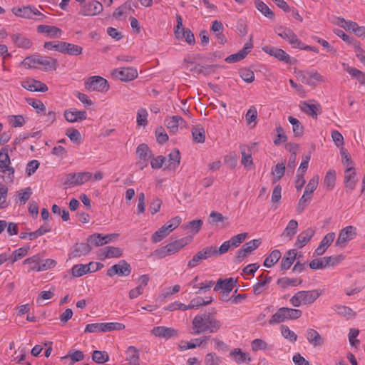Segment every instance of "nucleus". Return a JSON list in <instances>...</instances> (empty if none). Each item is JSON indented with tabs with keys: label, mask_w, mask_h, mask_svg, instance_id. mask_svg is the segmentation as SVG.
I'll return each instance as SVG.
<instances>
[{
	"label": "nucleus",
	"mask_w": 365,
	"mask_h": 365,
	"mask_svg": "<svg viewBox=\"0 0 365 365\" xmlns=\"http://www.w3.org/2000/svg\"><path fill=\"white\" fill-rule=\"evenodd\" d=\"M83 48L81 46L65 42L62 53H66L71 56H78L82 53Z\"/></svg>",
	"instance_id": "obj_50"
},
{
	"label": "nucleus",
	"mask_w": 365,
	"mask_h": 365,
	"mask_svg": "<svg viewBox=\"0 0 365 365\" xmlns=\"http://www.w3.org/2000/svg\"><path fill=\"white\" fill-rule=\"evenodd\" d=\"M300 108L302 111L307 115L316 118L320 109V105L318 103H309L304 101L301 103Z\"/></svg>",
	"instance_id": "obj_38"
},
{
	"label": "nucleus",
	"mask_w": 365,
	"mask_h": 365,
	"mask_svg": "<svg viewBox=\"0 0 365 365\" xmlns=\"http://www.w3.org/2000/svg\"><path fill=\"white\" fill-rule=\"evenodd\" d=\"M334 24L347 31H352L359 37H365V26H359L353 21H346L344 18L336 17Z\"/></svg>",
	"instance_id": "obj_9"
},
{
	"label": "nucleus",
	"mask_w": 365,
	"mask_h": 365,
	"mask_svg": "<svg viewBox=\"0 0 365 365\" xmlns=\"http://www.w3.org/2000/svg\"><path fill=\"white\" fill-rule=\"evenodd\" d=\"M336 181V172L333 170H329L324 178V185L329 190H332Z\"/></svg>",
	"instance_id": "obj_64"
},
{
	"label": "nucleus",
	"mask_w": 365,
	"mask_h": 365,
	"mask_svg": "<svg viewBox=\"0 0 365 365\" xmlns=\"http://www.w3.org/2000/svg\"><path fill=\"white\" fill-rule=\"evenodd\" d=\"M23 263L25 265L29 266V271L30 272H41V270L38 269V267H41V256L38 254L26 258Z\"/></svg>",
	"instance_id": "obj_37"
},
{
	"label": "nucleus",
	"mask_w": 365,
	"mask_h": 365,
	"mask_svg": "<svg viewBox=\"0 0 365 365\" xmlns=\"http://www.w3.org/2000/svg\"><path fill=\"white\" fill-rule=\"evenodd\" d=\"M357 182L356 171L354 168H346L344 171V184L346 188L349 191H352L356 186Z\"/></svg>",
	"instance_id": "obj_27"
},
{
	"label": "nucleus",
	"mask_w": 365,
	"mask_h": 365,
	"mask_svg": "<svg viewBox=\"0 0 365 365\" xmlns=\"http://www.w3.org/2000/svg\"><path fill=\"white\" fill-rule=\"evenodd\" d=\"M319 177L316 175L309 180L308 184L305 187L304 194L307 196L312 197V193L317 189L319 184Z\"/></svg>",
	"instance_id": "obj_54"
},
{
	"label": "nucleus",
	"mask_w": 365,
	"mask_h": 365,
	"mask_svg": "<svg viewBox=\"0 0 365 365\" xmlns=\"http://www.w3.org/2000/svg\"><path fill=\"white\" fill-rule=\"evenodd\" d=\"M314 233V230L311 227L307 228L306 230L302 232L297 236V240L295 242V246L299 248H302L311 240Z\"/></svg>",
	"instance_id": "obj_28"
},
{
	"label": "nucleus",
	"mask_w": 365,
	"mask_h": 365,
	"mask_svg": "<svg viewBox=\"0 0 365 365\" xmlns=\"http://www.w3.org/2000/svg\"><path fill=\"white\" fill-rule=\"evenodd\" d=\"M282 254L279 250H273L264 259V266L272 267L281 258Z\"/></svg>",
	"instance_id": "obj_48"
},
{
	"label": "nucleus",
	"mask_w": 365,
	"mask_h": 365,
	"mask_svg": "<svg viewBox=\"0 0 365 365\" xmlns=\"http://www.w3.org/2000/svg\"><path fill=\"white\" fill-rule=\"evenodd\" d=\"M90 251H91V248L88 244H86V243L77 244L74 247V248L71 252V256H72V257H81V255H87Z\"/></svg>",
	"instance_id": "obj_49"
},
{
	"label": "nucleus",
	"mask_w": 365,
	"mask_h": 365,
	"mask_svg": "<svg viewBox=\"0 0 365 365\" xmlns=\"http://www.w3.org/2000/svg\"><path fill=\"white\" fill-rule=\"evenodd\" d=\"M356 236V228L349 225L343 228L338 236L336 241V246L344 248L349 242L354 240Z\"/></svg>",
	"instance_id": "obj_12"
},
{
	"label": "nucleus",
	"mask_w": 365,
	"mask_h": 365,
	"mask_svg": "<svg viewBox=\"0 0 365 365\" xmlns=\"http://www.w3.org/2000/svg\"><path fill=\"white\" fill-rule=\"evenodd\" d=\"M29 250L30 247L29 245L15 250L11 255L12 262H15L24 257L28 254Z\"/></svg>",
	"instance_id": "obj_61"
},
{
	"label": "nucleus",
	"mask_w": 365,
	"mask_h": 365,
	"mask_svg": "<svg viewBox=\"0 0 365 365\" xmlns=\"http://www.w3.org/2000/svg\"><path fill=\"white\" fill-rule=\"evenodd\" d=\"M36 30L38 33L43 34L48 38H59L63 34V31L54 26L39 25Z\"/></svg>",
	"instance_id": "obj_23"
},
{
	"label": "nucleus",
	"mask_w": 365,
	"mask_h": 365,
	"mask_svg": "<svg viewBox=\"0 0 365 365\" xmlns=\"http://www.w3.org/2000/svg\"><path fill=\"white\" fill-rule=\"evenodd\" d=\"M202 224L203 222L202 220H195L184 225L183 228L185 230H190V232L195 235L200 230Z\"/></svg>",
	"instance_id": "obj_58"
},
{
	"label": "nucleus",
	"mask_w": 365,
	"mask_h": 365,
	"mask_svg": "<svg viewBox=\"0 0 365 365\" xmlns=\"http://www.w3.org/2000/svg\"><path fill=\"white\" fill-rule=\"evenodd\" d=\"M85 88L89 92L106 93L110 88L108 81L99 76L88 78L84 83Z\"/></svg>",
	"instance_id": "obj_6"
},
{
	"label": "nucleus",
	"mask_w": 365,
	"mask_h": 365,
	"mask_svg": "<svg viewBox=\"0 0 365 365\" xmlns=\"http://www.w3.org/2000/svg\"><path fill=\"white\" fill-rule=\"evenodd\" d=\"M103 9L101 3L98 1H91L81 6L79 14L82 16H92L99 14Z\"/></svg>",
	"instance_id": "obj_15"
},
{
	"label": "nucleus",
	"mask_w": 365,
	"mask_h": 365,
	"mask_svg": "<svg viewBox=\"0 0 365 365\" xmlns=\"http://www.w3.org/2000/svg\"><path fill=\"white\" fill-rule=\"evenodd\" d=\"M262 51L280 61H283L287 63H290V56L281 48L266 46L262 47Z\"/></svg>",
	"instance_id": "obj_18"
},
{
	"label": "nucleus",
	"mask_w": 365,
	"mask_h": 365,
	"mask_svg": "<svg viewBox=\"0 0 365 365\" xmlns=\"http://www.w3.org/2000/svg\"><path fill=\"white\" fill-rule=\"evenodd\" d=\"M253 44L251 41L247 42L242 49L235 54H232L226 58L228 63H234L244 59L247 55L251 51Z\"/></svg>",
	"instance_id": "obj_24"
},
{
	"label": "nucleus",
	"mask_w": 365,
	"mask_h": 365,
	"mask_svg": "<svg viewBox=\"0 0 365 365\" xmlns=\"http://www.w3.org/2000/svg\"><path fill=\"white\" fill-rule=\"evenodd\" d=\"M298 229V222L295 220H291L287 223L284 232H282V236L284 237L287 238L289 240H292V237L295 235Z\"/></svg>",
	"instance_id": "obj_41"
},
{
	"label": "nucleus",
	"mask_w": 365,
	"mask_h": 365,
	"mask_svg": "<svg viewBox=\"0 0 365 365\" xmlns=\"http://www.w3.org/2000/svg\"><path fill=\"white\" fill-rule=\"evenodd\" d=\"M240 152L242 155V165L247 170L251 169L253 165L251 148L246 145H242L240 146Z\"/></svg>",
	"instance_id": "obj_29"
},
{
	"label": "nucleus",
	"mask_w": 365,
	"mask_h": 365,
	"mask_svg": "<svg viewBox=\"0 0 365 365\" xmlns=\"http://www.w3.org/2000/svg\"><path fill=\"white\" fill-rule=\"evenodd\" d=\"M11 11L16 17L27 19L41 20L45 17L42 13L33 6L13 7Z\"/></svg>",
	"instance_id": "obj_7"
},
{
	"label": "nucleus",
	"mask_w": 365,
	"mask_h": 365,
	"mask_svg": "<svg viewBox=\"0 0 365 365\" xmlns=\"http://www.w3.org/2000/svg\"><path fill=\"white\" fill-rule=\"evenodd\" d=\"M65 119L69 123L81 122L87 118L85 110H78L76 108H69L64 111Z\"/></svg>",
	"instance_id": "obj_19"
},
{
	"label": "nucleus",
	"mask_w": 365,
	"mask_h": 365,
	"mask_svg": "<svg viewBox=\"0 0 365 365\" xmlns=\"http://www.w3.org/2000/svg\"><path fill=\"white\" fill-rule=\"evenodd\" d=\"M288 120L292 125V130L296 136H301L303 134L304 128L298 119L293 116H289Z\"/></svg>",
	"instance_id": "obj_55"
},
{
	"label": "nucleus",
	"mask_w": 365,
	"mask_h": 365,
	"mask_svg": "<svg viewBox=\"0 0 365 365\" xmlns=\"http://www.w3.org/2000/svg\"><path fill=\"white\" fill-rule=\"evenodd\" d=\"M307 341L314 346H317L323 344V339L321 335L313 329H308L306 333Z\"/></svg>",
	"instance_id": "obj_39"
},
{
	"label": "nucleus",
	"mask_w": 365,
	"mask_h": 365,
	"mask_svg": "<svg viewBox=\"0 0 365 365\" xmlns=\"http://www.w3.org/2000/svg\"><path fill=\"white\" fill-rule=\"evenodd\" d=\"M189 243V240L187 237H183L178 240H175L165 246H163L154 251V255L158 258H164L167 256L172 255Z\"/></svg>",
	"instance_id": "obj_4"
},
{
	"label": "nucleus",
	"mask_w": 365,
	"mask_h": 365,
	"mask_svg": "<svg viewBox=\"0 0 365 365\" xmlns=\"http://www.w3.org/2000/svg\"><path fill=\"white\" fill-rule=\"evenodd\" d=\"M39 54L27 56L21 62V66L25 68H36L37 66L39 65Z\"/></svg>",
	"instance_id": "obj_45"
},
{
	"label": "nucleus",
	"mask_w": 365,
	"mask_h": 365,
	"mask_svg": "<svg viewBox=\"0 0 365 365\" xmlns=\"http://www.w3.org/2000/svg\"><path fill=\"white\" fill-rule=\"evenodd\" d=\"M334 310L338 314L347 319L353 318L356 315L355 312L351 308L343 305H335Z\"/></svg>",
	"instance_id": "obj_51"
},
{
	"label": "nucleus",
	"mask_w": 365,
	"mask_h": 365,
	"mask_svg": "<svg viewBox=\"0 0 365 365\" xmlns=\"http://www.w3.org/2000/svg\"><path fill=\"white\" fill-rule=\"evenodd\" d=\"M21 86L29 91L46 92L48 86L40 81L29 78L21 81Z\"/></svg>",
	"instance_id": "obj_20"
},
{
	"label": "nucleus",
	"mask_w": 365,
	"mask_h": 365,
	"mask_svg": "<svg viewBox=\"0 0 365 365\" xmlns=\"http://www.w3.org/2000/svg\"><path fill=\"white\" fill-rule=\"evenodd\" d=\"M335 237L336 235L334 232L327 233L315 250L314 254L317 256L322 255L334 242Z\"/></svg>",
	"instance_id": "obj_25"
},
{
	"label": "nucleus",
	"mask_w": 365,
	"mask_h": 365,
	"mask_svg": "<svg viewBox=\"0 0 365 365\" xmlns=\"http://www.w3.org/2000/svg\"><path fill=\"white\" fill-rule=\"evenodd\" d=\"M89 268H86V264H75L71 269V274L73 277H80L88 273Z\"/></svg>",
	"instance_id": "obj_56"
},
{
	"label": "nucleus",
	"mask_w": 365,
	"mask_h": 365,
	"mask_svg": "<svg viewBox=\"0 0 365 365\" xmlns=\"http://www.w3.org/2000/svg\"><path fill=\"white\" fill-rule=\"evenodd\" d=\"M123 255V250L120 247L107 246L101 249L99 256L101 259L118 258Z\"/></svg>",
	"instance_id": "obj_26"
},
{
	"label": "nucleus",
	"mask_w": 365,
	"mask_h": 365,
	"mask_svg": "<svg viewBox=\"0 0 365 365\" xmlns=\"http://www.w3.org/2000/svg\"><path fill=\"white\" fill-rule=\"evenodd\" d=\"M330 259L327 257L317 258L312 260L309 263V267L312 269H321L329 266Z\"/></svg>",
	"instance_id": "obj_52"
},
{
	"label": "nucleus",
	"mask_w": 365,
	"mask_h": 365,
	"mask_svg": "<svg viewBox=\"0 0 365 365\" xmlns=\"http://www.w3.org/2000/svg\"><path fill=\"white\" fill-rule=\"evenodd\" d=\"M297 77L302 83L311 86H315L318 83L326 81V78L316 71H299Z\"/></svg>",
	"instance_id": "obj_10"
},
{
	"label": "nucleus",
	"mask_w": 365,
	"mask_h": 365,
	"mask_svg": "<svg viewBox=\"0 0 365 365\" xmlns=\"http://www.w3.org/2000/svg\"><path fill=\"white\" fill-rule=\"evenodd\" d=\"M235 282V281L232 278L225 280L219 279L214 287V290L215 292L222 290L223 292L228 294L233 289Z\"/></svg>",
	"instance_id": "obj_34"
},
{
	"label": "nucleus",
	"mask_w": 365,
	"mask_h": 365,
	"mask_svg": "<svg viewBox=\"0 0 365 365\" xmlns=\"http://www.w3.org/2000/svg\"><path fill=\"white\" fill-rule=\"evenodd\" d=\"M192 135L194 142L202 143L205 140V131L202 126H195L192 129Z\"/></svg>",
	"instance_id": "obj_46"
},
{
	"label": "nucleus",
	"mask_w": 365,
	"mask_h": 365,
	"mask_svg": "<svg viewBox=\"0 0 365 365\" xmlns=\"http://www.w3.org/2000/svg\"><path fill=\"white\" fill-rule=\"evenodd\" d=\"M281 334L282 336L290 342H295L297 339V334L292 331L287 326H281Z\"/></svg>",
	"instance_id": "obj_60"
},
{
	"label": "nucleus",
	"mask_w": 365,
	"mask_h": 365,
	"mask_svg": "<svg viewBox=\"0 0 365 365\" xmlns=\"http://www.w3.org/2000/svg\"><path fill=\"white\" fill-rule=\"evenodd\" d=\"M165 123L170 132L175 133L180 125L185 123V120L179 115H173L165 118Z\"/></svg>",
	"instance_id": "obj_30"
},
{
	"label": "nucleus",
	"mask_w": 365,
	"mask_h": 365,
	"mask_svg": "<svg viewBox=\"0 0 365 365\" xmlns=\"http://www.w3.org/2000/svg\"><path fill=\"white\" fill-rule=\"evenodd\" d=\"M180 154L178 150H173L165 158V165L168 169L175 170L180 165Z\"/></svg>",
	"instance_id": "obj_32"
},
{
	"label": "nucleus",
	"mask_w": 365,
	"mask_h": 365,
	"mask_svg": "<svg viewBox=\"0 0 365 365\" xmlns=\"http://www.w3.org/2000/svg\"><path fill=\"white\" fill-rule=\"evenodd\" d=\"M11 38L15 46L18 48L29 49L33 45L31 39L19 34H14Z\"/></svg>",
	"instance_id": "obj_33"
},
{
	"label": "nucleus",
	"mask_w": 365,
	"mask_h": 365,
	"mask_svg": "<svg viewBox=\"0 0 365 365\" xmlns=\"http://www.w3.org/2000/svg\"><path fill=\"white\" fill-rule=\"evenodd\" d=\"M275 131L277 133V138L274 140V145H279L282 143L287 141V137L283 128L279 124L276 125Z\"/></svg>",
	"instance_id": "obj_63"
},
{
	"label": "nucleus",
	"mask_w": 365,
	"mask_h": 365,
	"mask_svg": "<svg viewBox=\"0 0 365 365\" xmlns=\"http://www.w3.org/2000/svg\"><path fill=\"white\" fill-rule=\"evenodd\" d=\"M171 232L168 229V227L164 225L159 230L155 232L152 237V242L154 243H158L162 241L165 237H166Z\"/></svg>",
	"instance_id": "obj_47"
},
{
	"label": "nucleus",
	"mask_w": 365,
	"mask_h": 365,
	"mask_svg": "<svg viewBox=\"0 0 365 365\" xmlns=\"http://www.w3.org/2000/svg\"><path fill=\"white\" fill-rule=\"evenodd\" d=\"M302 315V312L300 309L281 307L272 316L271 319L269 320V324L270 325H274L288 320L297 319L301 317Z\"/></svg>",
	"instance_id": "obj_3"
},
{
	"label": "nucleus",
	"mask_w": 365,
	"mask_h": 365,
	"mask_svg": "<svg viewBox=\"0 0 365 365\" xmlns=\"http://www.w3.org/2000/svg\"><path fill=\"white\" fill-rule=\"evenodd\" d=\"M10 150L9 146L6 145L0 151V173L7 174L9 182H13L15 170L10 166L11 161L9 155Z\"/></svg>",
	"instance_id": "obj_8"
},
{
	"label": "nucleus",
	"mask_w": 365,
	"mask_h": 365,
	"mask_svg": "<svg viewBox=\"0 0 365 365\" xmlns=\"http://www.w3.org/2000/svg\"><path fill=\"white\" fill-rule=\"evenodd\" d=\"M113 74L122 81H133L138 77V71L133 67H123L116 68Z\"/></svg>",
	"instance_id": "obj_14"
},
{
	"label": "nucleus",
	"mask_w": 365,
	"mask_h": 365,
	"mask_svg": "<svg viewBox=\"0 0 365 365\" xmlns=\"http://www.w3.org/2000/svg\"><path fill=\"white\" fill-rule=\"evenodd\" d=\"M136 154L139 158L138 164L140 169H143L148 165V161L152 156V153L148 146L144 143L138 145L136 150Z\"/></svg>",
	"instance_id": "obj_21"
},
{
	"label": "nucleus",
	"mask_w": 365,
	"mask_h": 365,
	"mask_svg": "<svg viewBox=\"0 0 365 365\" xmlns=\"http://www.w3.org/2000/svg\"><path fill=\"white\" fill-rule=\"evenodd\" d=\"M64 46L65 42L58 41H47L43 44V46L46 49L49 51H56L60 53H63Z\"/></svg>",
	"instance_id": "obj_57"
},
{
	"label": "nucleus",
	"mask_w": 365,
	"mask_h": 365,
	"mask_svg": "<svg viewBox=\"0 0 365 365\" xmlns=\"http://www.w3.org/2000/svg\"><path fill=\"white\" fill-rule=\"evenodd\" d=\"M39 65L43 66L44 70H56L58 66L56 59L49 56H42L40 55Z\"/></svg>",
	"instance_id": "obj_43"
},
{
	"label": "nucleus",
	"mask_w": 365,
	"mask_h": 365,
	"mask_svg": "<svg viewBox=\"0 0 365 365\" xmlns=\"http://www.w3.org/2000/svg\"><path fill=\"white\" fill-rule=\"evenodd\" d=\"M210 339V336H205L200 338L191 339L190 341H181L178 344V349L180 351L192 349L197 346H202L207 344V340Z\"/></svg>",
	"instance_id": "obj_17"
},
{
	"label": "nucleus",
	"mask_w": 365,
	"mask_h": 365,
	"mask_svg": "<svg viewBox=\"0 0 365 365\" xmlns=\"http://www.w3.org/2000/svg\"><path fill=\"white\" fill-rule=\"evenodd\" d=\"M230 356L234 360L239 363H248L250 361V357L246 352L242 351L240 349H235L230 352Z\"/></svg>",
	"instance_id": "obj_42"
},
{
	"label": "nucleus",
	"mask_w": 365,
	"mask_h": 365,
	"mask_svg": "<svg viewBox=\"0 0 365 365\" xmlns=\"http://www.w3.org/2000/svg\"><path fill=\"white\" fill-rule=\"evenodd\" d=\"M213 252L214 250L212 247H206L203 248L195 254L190 261H188L187 267L190 269L195 267L200 264L202 260L207 259V258L213 256Z\"/></svg>",
	"instance_id": "obj_16"
},
{
	"label": "nucleus",
	"mask_w": 365,
	"mask_h": 365,
	"mask_svg": "<svg viewBox=\"0 0 365 365\" xmlns=\"http://www.w3.org/2000/svg\"><path fill=\"white\" fill-rule=\"evenodd\" d=\"M32 195V190L30 187L22 189L18 192V201L20 205H24Z\"/></svg>",
	"instance_id": "obj_59"
},
{
	"label": "nucleus",
	"mask_w": 365,
	"mask_h": 365,
	"mask_svg": "<svg viewBox=\"0 0 365 365\" xmlns=\"http://www.w3.org/2000/svg\"><path fill=\"white\" fill-rule=\"evenodd\" d=\"M212 301V298L211 297H205V299H203L202 297H197L195 298H193L187 304L188 309H197L201 306L207 305L211 303Z\"/></svg>",
	"instance_id": "obj_44"
},
{
	"label": "nucleus",
	"mask_w": 365,
	"mask_h": 365,
	"mask_svg": "<svg viewBox=\"0 0 365 365\" xmlns=\"http://www.w3.org/2000/svg\"><path fill=\"white\" fill-rule=\"evenodd\" d=\"M276 33L282 38L287 41L292 48L299 49L300 46H302V41L292 29L280 26L277 29Z\"/></svg>",
	"instance_id": "obj_11"
},
{
	"label": "nucleus",
	"mask_w": 365,
	"mask_h": 365,
	"mask_svg": "<svg viewBox=\"0 0 365 365\" xmlns=\"http://www.w3.org/2000/svg\"><path fill=\"white\" fill-rule=\"evenodd\" d=\"M222 322L211 312L197 314L192 321L191 331L193 335L217 333L222 328Z\"/></svg>",
	"instance_id": "obj_1"
},
{
	"label": "nucleus",
	"mask_w": 365,
	"mask_h": 365,
	"mask_svg": "<svg viewBox=\"0 0 365 365\" xmlns=\"http://www.w3.org/2000/svg\"><path fill=\"white\" fill-rule=\"evenodd\" d=\"M272 277L262 274L257 278V282L253 285V292L256 295L260 294L264 290L265 286L270 282Z\"/></svg>",
	"instance_id": "obj_35"
},
{
	"label": "nucleus",
	"mask_w": 365,
	"mask_h": 365,
	"mask_svg": "<svg viewBox=\"0 0 365 365\" xmlns=\"http://www.w3.org/2000/svg\"><path fill=\"white\" fill-rule=\"evenodd\" d=\"M126 359L132 365H138L140 353L139 350L133 346H129L125 351Z\"/></svg>",
	"instance_id": "obj_40"
},
{
	"label": "nucleus",
	"mask_w": 365,
	"mask_h": 365,
	"mask_svg": "<svg viewBox=\"0 0 365 365\" xmlns=\"http://www.w3.org/2000/svg\"><path fill=\"white\" fill-rule=\"evenodd\" d=\"M342 66L344 71H346L351 77L356 78L361 84L365 86V73L349 66L348 64L343 63Z\"/></svg>",
	"instance_id": "obj_36"
},
{
	"label": "nucleus",
	"mask_w": 365,
	"mask_h": 365,
	"mask_svg": "<svg viewBox=\"0 0 365 365\" xmlns=\"http://www.w3.org/2000/svg\"><path fill=\"white\" fill-rule=\"evenodd\" d=\"M125 326L119 322H105L88 324L84 329L85 333L109 332L113 331H121Z\"/></svg>",
	"instance_id": "obj_5"
},
{
	"label": "nucleus",
	"mask_w": 365,
	"mask_h": 365,
	"mask_svg": "<svg viewBox=\"0 0 365 365\" xmlns=\"http://www.w3.org/2000/svg\"><path fill=\"white\" fill-rule=\"evenodd\" d=\"M151 333L156 337L170 339L178 335V331L172 327L163 326L155 327L151 330Z\"/></svg>",
	"instance_id": "obj_22"
},
{
	"label": "nucleus",
	"mask_w": 365,
	"mask_h": 365,
	"mask_svg": "<svg viewBox=\"0 0 365 365\" xmlns=\"http://www.w3.org/2000/svg\"><path fill=\"white\" fill-rule=\"evenodd\" d=\"M92 360L97 364H103L109 361V355L105 351L95 350L92 354Z\"/></svg>",
	"instance_id": "obj_53"
},
{
	"label": "nucleus",
	"mask_w": 365,
	"mask_h": 365,
	"mask_svg": "<svg viewBox=\"0 0 365 365\" xmlns=\"http://www.w3.org/2000/svg\"><path fill=\"white\" fill-rule=\"evenodd\" d=\"M85 355L80 350H71L65 358H70L72 362L69 365H73L75 362L81 361L84 359Z\"/></svg>",
	"instance_id": "obj_62"
},
{
	"label": "nucleus",
	"mask_w": 365,
	"mask_h": 365,
	"mask_svg": "<svg viewBox=\"0 0 365 365\" xmlns=\"http://www.w3.org/2000/svg\"><path fill=\"white\" fill-rule=\"evenodd\" d=\"M130 273V265L124 259L119 261L118 264L111 266L107 270V275L110 277H112L115 275L126 277L128 276Z\"/></svg>",
	"instance_id": "obj_13"
},
{
	"label": "nucleus",
	"mask_w": 365,
	"mask_h": 365,
	"mask_svg": "<svg viewBox=\"0 0 365 365\" xmlns=\"http://www.w3.org/2000/svg\"><path fill=\"white\" fill-rule=\"evenodd\" d=\"M297 255V251L295 249L287 251L281 261V269L282 270L289 269L294 262Z\"/></svg>",
	"instance_id": "obj_31"
},
{
	"label": "nucleus",
	"mask_w": 365,
	"mask_h": 365,
	"mask_svg": "<svg viewBox=\"0 0 365 365\" xmlns=\"http://www.w3.org/2000/svg\"><path fill=\"white\" fill-rule=\"evenodd\" d=\"M322 294L320 289L302 290L295 293L289 299L294 307L309 306L313 304Z\"/></svg>",
	"instance_id": "obj_2"
}]
</instances>
